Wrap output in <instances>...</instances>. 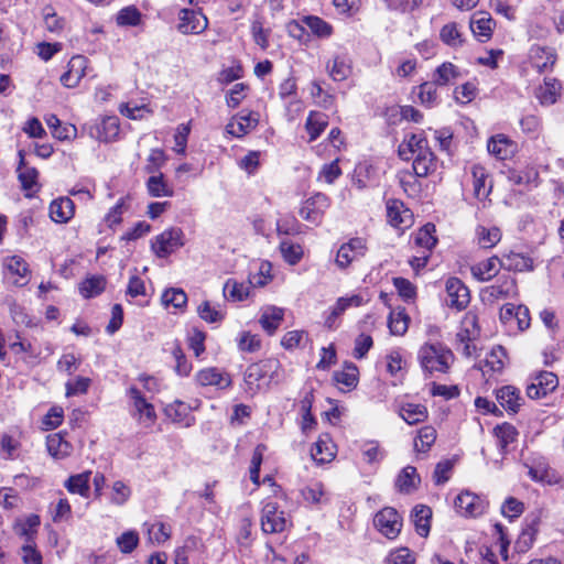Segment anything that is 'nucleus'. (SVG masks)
<instances>
[{"label":"nucleus","mask_w":564,"mask_h":564,"mask_svg":"<svg viewBox=\"0 0 564 564\" xmlns=\"http://www.w3.org/2000/svg\"><path fill=\"white\" fill-rule=\"evenodd\" d=\"M419 359L422 368L430 373L446 372L454 360V355L442 345H424L419 351Z\"/></svg>","instance_id":"f257e3e1"},{"label":"nucleus","mask_w":564,"mask_h":564,"mask_svg":"<svg viewBox=\"0 0 564 564\" xmlns=\"http://www.w3.org/2000/svg\"><path fill=\"white\" fill-rule=\"evenodd\" d=\"M280 368L279 360L274 358L261 360L252 364L247 368L245 381L249 389L254 392L261 389L263 384H268L274 377Z\"/></svg>","instance_id":"f03ea898"},{"label":"nucleus","mask_w":564,"mask_h":564,"mask_svg":"<svg viewBox=\"0 0 564 564\" xmlns=\"http://www.w3.org/2000/svg\"><path fill=\"white\" fill-rule=\"evenodd\" d=\"M183 238L181 228H169L153 239L151 248L156 257L166 258L184 246Z\"/></svg>","instance_id":"7ed1b4c3"},{"label":"nucleus","mask_w":564,"mask_h":564,"mask_svg":"<svg viewBox=\"0 0 564 564\" xmlns=\"http://www.w3.org/2000/svg\"><path fill=\"white\" fill-rule=\"evenodd\" d=\"M260 521L261 530L265 534L281 533L289 525L284 511L280 510L278 503L273 501L263 505Z\"/></svg>","instance_id":"20e7f679"},{"label":"nucleus","mask_w":564,"mask_h":564,"mask_svg":"<svg viewBox=\"0 0 564 564\" xmlns=\"http://www.w3.org/2000/svg\"><path fill=\"white\" fill-rule=\"evenodd\" d=\"M375 528L387 539L394 540L402 529V517L392 507L378 511L373 519Z\"/></svg>","instance_id":"39448f33"},{"label":"nucleus","mask_w":564,"mask_h":564,"mask_svg":"<svg viewBox=\"0 0 564 564\" xmlns=\"http://www.w3.org/2000/svg\"><path fill=\"white\" fill-rule=\"evenodd\" d=\"M268 283L265 276H253L248 282H238L235 279H228L223 288L226 300L231 302H242L250 295L251 286H263Z\"/></svg>","instance_id":"423d86ee"},{"label":"nucleus","mask_w":564,"mask_h":564,"mask_svg":"<svg viewBox=\"0 0 564 564\" xmlns=\"http://www.w3.org/2000/svg\"><path fill=\"white\" fill-rule=\"evenodd\" d=\"M446 304L457 311L465 310L470 302L469 289L458 278L451 276L445 282Z\"/></svg>","instance_id":"0eeeda50"},{"label":"nucleus","mask_w":564,"mask_h":564,"mask_svg":"<svg viewBox=\"0 0 564 564\" xmlns=\"http://www.w3.org/2000/svg\"><path fill=\"white\" fill-rule=\"evenodd\" d=\"M29 272V265L23 258L11 256L3 259V275L9 283L15 286L25 285Z\"/></svg>","instance_id":"6e6552de"},{"label":"nucleus","mask_w":564,"mask_h":564,"mask_svg":"<svg viewBox=\"0 0 564 564\" xmlns=\"http://www.w3.org/2000/svg\"><path fill=\"white\" fill-rule=\"evenodd\" d=\"M208 26L207 18L193 9H182L178 12L177 30L182 34H200Z\"/></svg>","instance_id":"1a4fd4ad"},{"label":"nucleus","mask_w":564,"mask_h":564,"mask_svg":"<svg viewBox=\"0 0 564 564\" xmlns=\"http://www.w3.org/2000/svg\"><path fill=\"white\" fill-rule=\"evenodd\" d=\"M329 206V198L323 193H316L302 204L300 215L310 223L319 224Z\"/></svg>","instance_id":"9d476101"},{"label":"nucleus","mask_w":564,"mask_h":564,"mask_svg":"<svg viewBox=\"0 0 564 564\" xmlns=\"http://www.w3.org/2000/svg\"><path fill=\"white\" fill-rule=\"evenodd\" d=\"M454 506L456 511L464 517H478L485 512L487 502L481 497L466 490L456 497Z\"/></svg>","instance_id":"9b49d317"},{"label":"nucleus","mask_w":564,"mask_h":564,"mask_svg":"<svg viewBox=\"0 0 564 564\" xmlns=\"http://www.w3.org/2000/svg\"><path fill=\"white\" fill-rule=\"evenodd\" d=\"M557 386L556 375L550 371H541L532 378V382L527 387V395L532 400L540 399L554 391Z\"/></svg>","instance_id":"f8f14e48"},{"label":"nucleus","mask_w":564,"mask_h":564,"mask_svg":"<svg viewBox=\"0 0 564 564\" xmlns=\"http://www.w3.org/2000/svg\"><path fill=\"white\" fill-rule=\"evenodd\" d=\"M516 294L517 283L516 280L509 274L501 275L496 283L482 290V295L489 302L506 300L514 296Z\"/></svg>","instance_id":"ddd939ff"},{"label":"nucleus","mask_w":564,"mask_h":564,"mask_svg":"<svg viewBox=\"0 0 564 564\" xmlns=\"http://www.w3.org/2000/svg\"><path fill=\"white\" fill-rule=\"evenodd\" d=\"M259 122V113L241 111L234 116L226 126V132L235 138H241L253 130Z\"/></svg>","instance_id":"4468645a"},{"label":"nucleus","mask_w":564,"mask_h":564,"mask_svg":"<svg viewBox=\"0 0 564 564\" xmlns=\"http://www.w3.org/2000/svg\"><path fill=\"white\" fill-rule=\"evenodd\" d=\"M366 250V241L362 238L350 239L340 246L335 262L340 269H346L352 261L365 256Z\"/></svg>","instance_id":"2eb2a0df"},{"label":"nucleus","mask_w":564,"mask_h":564,"mask_svg":"<svg viewBox=\"0 0 564 564\" xmlns=\"http://www.w3.org/2000/svg\"><path fill=\"white\" fill-rule=\"evenodd\" d=\"M195 381L202 387H216L218 389H226L231 384L229 373L216 367L199 370L195 375Z\"/></svg>","instance_id":"dca6fc26"},{"label":"nucleus","mask_w":564,"mask_h":564,"mask_svg":"<svg viewBox=\"0 0 564 564\" xmlns=\"http://www.w3.org/2000/svg\"><path fill=\"white\" fill-rule=\"evenodd\" d=\"M387 217L391 226L402 229L412 224V213L404 207L399 199H389L387 202Z\"/></svg>","instance_id":"f3484780"},{"label":"nucleus","mask_w":564,"mask_h":564,"mask_svg":"<svg viewBox=\"0 0 564 564\" xmlns=\"http://www.w3.org/2000/svg\"><path fill=\"white\" fill-rule=\"evenodd\" d=\"M87 58L83 55L73 56L67 65V70L61 76V83L68 88L76 87L85 76Z\"/></svg>","instance_id":"a211bd4d"},{"label":"nucleus","mask_w":564,"mask_h":564,"mask_svg":"<svg viewBox=\"0 0 564 564\" xmlns=\"http://www.w3.org/2000/svg\"><path fill=\"white\" fill-rule=\"evenodd\" d=\"M496 399L508 413L516 414L522 406L524 399L520 390L513 386H505L496 391Z\"/></svg>","instance_id":"6ab92c4d"},{"label":"nucleus","mask_w":564,"mask_h":564,"mask_svg":"<svg viewBox=\"0 0 564 564\" xmlns=\"http://www.w3.org/2000/svg\"><path fill=\"white\" fill-rule=\"evenodd\" d=\"M120 132V122L117 116H107L96 123L91 135H95L99 141L112 142L118 139Z\"/></svg>","instance_id":"aec40b11"},{"label":"nucleus","mask_w":564,"mask_h":564,"mask_svg":"<svg viewBox=\"0 0 564 564\" xmlns=\"http://www.w3.org/2000/svg\"><path fill=\"white\" fill-rule=\"evenodd\" d=\"M284 319V310L274 305H265L260 310L259 324L268 335H273Z\"/></svg>","instance_id":"412c9836"},{"label":"nucleus","mask_w":564,"mask_h":564,"mask_svg":"<svg viewBox=\"0 0 564 564\" xmlns=\"http://www.w3.org/2000/svg\"><path fill=\"white\" fill-rule=\"evenodd\" d=\"M496 22L488 12H475L470 19V30L479 41L486 42L491 35Z\"/></svg>","instance_id":"4be33fe9"},{"label":"nucleus","mask_w":564,"mask_h":564,"mask_svg":"<svg viewBox=\"0 0 564 564\" xmlns=\"http://www.w3.org/2000/svg\"><path fill=\"white\" fill-rule=\"evenodd\" d=\"M531 63L539 72L551 68L556 62L555 50L547 46L533 45L529 53Z\"/></svg>","instance_id":"5701e85b"},{"label":"nucleus","mask_w":564,"mask_h":564,"mask_svg":"<svg viewBox=\"0 0 564 564\" xmlns=\"http://www.w3.org/2000/svg\"><path fill=\"white\" fill-rule=\"evenodd\" d=\"M18 154L20 158V162H19V166L17 169V173H18V178L21 183L22 189L26 191V192L37 191V188H39V186H37V177H39L37 170L33 166H29L25 163L23 150H20Z\"/></svg>","instance_id":"b1692460"},{"label":"nucleus","mask_w":564,"mask_h":564,"mask_svg":"<svg viewBox=\"0 0 564 564\" xmlns=\"http://www.w3.org/2000/svg\"><path fill=\"white\" fill-rule=\"evenodd\" d=\"M424 150H430L426 138L422 133H413L399 145L398 152L402 160L408 161Z\"/></svg>","instance_id":"393cba45"},{"label":"nucleus","mask_w":564,"mask_h":564,"mask_svg":"<svg viewBox=\"0 0 564 564\" xmlns=\"http://www.w3.org/2000/svg\"><path fill=\"white\" fill-rule=\"evenodd\" d=\"M75 213L74 202L69 197H59L50 205V217L57 224H66Z\"/></svg>","instance_id":"a878e982"},{"label":"nucleus","mask_w":564,"mask_h":564,"mask_svg":"<svg viewBox=\"0 0 564 564\" xmlns=\"http://www.w3.org/2000/svg\"><path fill=\"white\" fill-rule=\"evenodd\" d=\"M336 445L328 434H323L311 448L312 458L318 464L330 462L335 457Z\"/></svg>","instance_id":"bb28decb"},{"label":"nucleus","mask_w":564,"mask_h":564,"mask_svg":"<svg viewBox=\"0 0 564 564\" xmlns=\"http://www.w3.org/2000/svg\"><path fill=\"white\" fill-rule=\"evenodd\" d=\"M502 261L498 257H491L478 262L470 268L471 274L478 281H489L499 273Z\"/></svg>","instance_id":"cd10ccee"},{"label":"nucleus","mask_w":564,"mask_h":564,"mask_svg":"<svg viewBox=\"0 0 564 564\" xmlns=\"http://www.w3.org/2000/svg\"><path fill=\"white\" fill-rule=\"evenodd\" d=\"M473 177L474 195L477 199H485L491 192V185L488 184V173L486 169L479 164H474L470 169Z\"/></svg>","instance_id":"c85d7f7f"},{"label":"nucleus","mask_w":564,"mask_h":564,"mask_svg":"<svg viewBox=\"0 0 564 564\" xmlns=\"http://www.w3.org/2000/svg\"><path fill=\"white\" fill-rule=\"evenodd\" d=\"M514 143L505 134H496L488 141L487 149L499 160H506L514 152Z\"/></svg>","instance_id":"c756f323"},{"label":"nucleus","mask_w":564,"mask_h":564,"mask_svg":"<svg viewBox=\"0 0 564 564\" xmlns=\"http://www.w3.org/2000/svg\"><path fill=\"white\" fill-rule=\"evenodd\" d=\"M508 181L513 185L530 186L536 185L539 173L533 166H525L523 169H511L507 172Z\"/></svg>","instance_id":"7c9ffc66"},{"label":"nucleus","mask_w":564,"mask_h":564,"mask_svg":"<svg viewBox=\"0 0 564 564\" xmlns=\"http://www.w3.org/2000/svg\"><path fill=\"white\" fill-rule=\"evenodd\" d=\"M128 394L132 400V405L134 410L139 413V420L151 421L155 419L153 405L145 400V398L141 394L140 390H138L134 387H131L128 390Z\"/></svg>","instance_id":"2f4dec72"},{"label":"nucleus","mask_w":564,"mask_h":564,"mask_svg":"<svg viewBox=\"0 0 564 564\" xmlns=\"http://www.w3.org/2000/svg\"><path fill=\"white\" fill-rule=\"evenodd\" d=\"M480 335V328L476 314L468 312L465 314L460 329L456 334L457 341L476 340Z\"/></svg>","instance_id":"473e14b6"},{"label":"nucleus","mask_w":564,"mask_h":564,"mask_svg":"<svg viewBox=\"0 0 564 564\" xmlns=\"http://www.w3.org/2000/svg\"><path fill=\"white\" fill-rule=\"evenodd\" d=\"M46 447L48 453L55 458H64L72 452L70 443L64 438L61 432L47 435Z\"/></svg>","instance_id":"72a5a7b5"},{"label":"nucleus","mask_w":564,"mask_h":564,"mask_svg":"<svg viewBox=\"0 0 564 564\" xmlns=\"http://www.w3.org/2000/svg\"><path fill=\"white\" fill-rule=\"evenodd\" d=\"M147 189L152 197H172L174 191L162 173L152 174L147 181Z\"/></svg>","instance_id":"f704fd0d"},{"label":"nucleus","mask_w":564,"mask_h":564,"mask_svg":"<svg viewBox=\"0 0 564 564\" xmlns=\"http://www.w3.org/2000/svg\"><path fill=\"white\" fill-rule=\"evenodd\" d=\"M328 126L327 115L321 111H311L306 122L305 129L310 134V142L316 140Z\"/></svg>","instance_id":"c9c22d12"},{"label":"nucleus","mask_w":564,"mask_h":564,"mask_svg":"<svg viewBox=\"0 0 564 564\" xmlns=\"http://www.w3.org/2000/svg\"><path fill=\"white\" fill-rule=\"evenodd\" d=\"M419 482L420 477L416 473V468L413 466H406L398 475L395 487L400 492L410 494L416 488Z\"/></svg>","instance_id":"e433bc0d"},{"label":"nucleus","mask_w":564,"mask_h":564,"mask_svg":"<svg viewBox=\"0 0 564 564\" xmlns=\"http://www.w3.org/2000/svg\"><path fill=\"white\" fill-rule=\"evenodd\" d=\"M432 510L427 506L417 505L412 511V518L415 525V531L421 536H427L430 533V521Z\"/></svg>","instance_id":"4c0bfd02"},{"label":"nucleus","mask_w":564,"mask_h":564,"mask_svg":"<svg viewBox=\"0 0 564 564\" xmlns=\"http://www.w3.org/2000/svg\"><path fill=\"white\" fill-rule=\"evenodd\" d=\"M90 471H85L82 474L73 475L65 481V488L70 494H78L79 496L84 498H88L90 487H89V480H90Z\"/></svg>","instance_id":"58836bf2"},{"label":"nucleus","mask_w":564,"mask_h":564,"mask_svg":"<svg viewBox=\"0 0 564 564\" xmlns=\"http://www.w3.org/2000/svg\"><path fill=\"white\" fill-rule=\"evenodd\" d=\"M412 158V167L416 176L425 177L435 170V156L431 150H424V153L416 154Z\"/></svg>","instance_id":"ea45409f"},{"label":"nucleus","mask_w":564,"mask_h":564,"mask_svg":"<svg viewBox=\"0 0 564 564\" xmlns=\"http://www.w3.org/2000/svg\"><path fill=\"white\" fill-rule=\"evenodd\" d=\"M505 356V350L501 346L491 350L490 355L478 362L476 366L482 375H487L488 372H500L503 369V360L501 357Z\"/></svg>","instance_id":"a19ab883"},{"label":"nucleus","mask_w":564,"mask_h":564,"mask_svg":"<svg viewBox=\"0 0 564 564\" xmlns=\"http://www.w3.org/2000/svg\"><path fill=\"white\" fill-rule=\"evenodd\" d=\"M459 77L460 72L458 67L449 62H445L435 69L433 80L438 86H446L454 84Z\"/></svg>","instance_id":"79ce46f5"},{"label":"nucleus","mask_w":564,"mask_h":564,"mask_svg":"<svg viewBox=\"0 0 564 564\" xmlns=\"http://www.w3.org/2000/svg\"><path fill=\"white\" fill-rule=\"evenodd\" d=\"M330 77L336 82L348 78L351 66L346 55H336L327 65Z\"/></svg>","instance_id":"37998d69"},{"label":"nucleus","mask_w":564,"mask_h":564,"mask_svg":"<svg viewBox=\"0 0 564 564\" xmlns=\"http://www.w3.org/2000/svg\"><path fill=\"white\" fill-rule=\"evenodd\" d=\"M502 268L508 271H527L533 268V261L531 258L525 257L521 253L510 252L502 259Z\"/></svg>","instance_id":"c03bdc74"},{"label":"nucleus","mask_w":564,"mask_h":564,"mask_svg":"<svg viewBox=\"0 0 564 564\" xmlns=\"http://www.w3.org/2000/svg\"><path fill=\"white\" fill-rule=\"evenodd\" d=\"M436 440V430L433 425H423L414 438V451L426 453Z\"/></svg>","instance_id":"a18cd8bd"},{"label":"nucleus","mask_w":564,"mask_h":564,"mask_svg":"<svg viewBox=\"0 0 564 564\" xmlns=\"http://www.w3.org/2000/svg\"><path fill=\"white\" fill-rule=\"evenodd\" d=\"M399 412L405 423H422L427 417V410L422 404L405 403Z\"/></svg>","instance_id":"49530a36"},{"label":"nucleus","mask_w":564,"mask_h":564,"mask_svg":"<svg viewBox=\"0 0 564 564\" xmlns=\"http://www.w3.org/2000/svg\"><path fill=\"white\" fill-rule=\"evenodd\" d=\"M409 316L404 308H398L390 312L388 326L392 335L402 336L409 327Z\"/></svg>","instance_id":"de8ad7c7"},{"label":"nucleus","mask_w":564,"mask_h":564,"mask_svg":"<svg viewBox=\"0 0 564 564\" xmlns=\"http://www.w3.org/2000/svg\"><path fill=\"white\" fill-rule=\"evenodd\" d=\"M476 237L478 245L484 249L495 247L501 239L500 229L497 227L487 228L478 226L476 229Z\"/></svg>","instance_id":"09e8293b"},{"label":"nucleus","mask_w":564,"mask_h":564,"mask_svg":"<svg viewBox=\"0 0 564 564\" xmlns=\"http://www.w3.org/2000/svg\"><path fill=\"white\" fill-rule=\"evenodd\" d=\"M440 39L446 45L456 48L463 45V34L456 22L445 24L440 31Z\"/></svg>","instance_id":"8fccbe9b"},{"label":"nucleus","mask_w":564,"mask_h":564,"mask_svg":"<svg viewBox=\"0 0 564 564\" xmlns=\"http://www.w3.org/2000/svg\"><path fill=\"white\" fill-rule=\"evenodd\" d=\"M106 286V279L102 275H93L87 278L80 283V294L86 297H94L99 295Z\"/></svg>","instance_id":"3c124183"},{"label":"nucleus","mask_w":564,"mask_h":564,"mask_svg":"<svg viewBox=\"0 0 564 564\" xmlns=\"http://www.w3.org/2000/svg\"><path fill=\"white\" fill-rule=\"evenodd\" d=\"M333 377L337 383L351 389L358 382V368L352 362H346L341 370L334 372Z\"/></svg>","instance_id":"603ef678"},{"label":"nucleus","mask_w":564,"mask_h":564,"mask_svg":"<svg viewBox=\"0 0 564 564\" xmlns=\"http://www.w3.org/2000/svg\"><path fill=\"white\" fill-rule=\"evenodd\" d=\"M302 23L310 29V31L318 37H328L333 33V28L323 19L308 15L302 19Z\"/></svg>","instance_id":"864d4df0"},{"label":"nucleus","mask_w":564,"mask_h":564,"mask_svg":"<svg viewBox=\"0 0 564 564\" xmlns=\"http://www.w3.org/2000/svg\"><path fill=\"white\" fill-rule=\"evenodd\" d=\"M142 21V14L134 6L122 8L116 17V22L120 26H138Z\"/></svg>","instance_id":"5fc2aeb1"},{"label":"nucleus","mask_w":564,"mask_h":564,"mask_svg":"<svg viewBox=\"0 0 564 564\" xmlns=\"http://www.w3.org/2000/svg\"><path fill=\"white\" fill-rule=\"evenodd\" d=\"M536 532L534 525H528L523 529L514 543V553L518 555L527 553L534 543Z\"/></svg>","instance_id":"6e6d98bb"},{"label":"nucleus","mask_w":564,"mask_h":564,"mask_svg":"<svg viewBox=\"0 0 564 564\" xmlns=\"http://www.w3.org/2000/svg\"><path fill=\"white\" fill-rule=\"evenodd\" d=\"M435 226L427 224L422 227L414 236V243L424 249L425 252L431 251L436 243V238L433 236Z\"/></svg>","instance_id":"4d7b16f0"},{"label":"nucleus","mask_w":564,"mask_h":564,"mask_svg":"<svg viewBox=\"0 0 564 564\" xmlns=\"http://www.w3.org/2000/svg\"><path fill=\"white\" fill-rule=\"evenodd\" d=\"M492 435L497 438L501 451H505L508 444L512 443L518 436L514 425H495Z\"/></svg>","instance_id":"13d9d810"},{"label":"nucleus","mask_w":564,"mask_h":564,"mask_svg":"<svg viewBox=\"0 0 564 564\" xmlns=\"http://www.w3.org/2000/svg\"><path fill=\"white\" fill-rule=\"evenodd\" d=\"M280 251L283 259L291 265L297 264L303 258V248L299 243L284 240L280 243Z\"/></svg>","instance_id":"bf43d9fd"},{"label":"nucleus","mask_w":564,"mask_h":564,"mask_svg":"<svg viewBox=\"0 0 564 564\" xmlns=\"http://www.w3.org/2000/svg\"><path fill=\"white\" fill-rule=\"evenodd\" d=\"M529 475L534 480L544 481L547 484H551L555 478L554 471L543 459L534 462V464L529 469Z\"/></svg>","instance_id":"052dcab7"},{"label":"nucleus","mask_w":564,"mask_h":564,"mask_svg":"<svg viewBox=\"0 0 564 564\" xmlns=\"http://www.w3.org/2000/svg\"><path fill=\"white\" fill-rule=\"evenodd\" d=\"M171 354L175 360V372L181 377H187L192 371V364L186 359L178 343H173Z\"/></svg>","instance_id":"680f3d73"},{"label":"nucleus","mask_w":564,"mask_h":564,"mask_svg":"<svg viewBox=\"0 0 564 564\" xmlns=\"http://www.w3.org/2000/svg\"><path fill=\"white\" fill-rule=\"evenodd\" d=\"M520 127L523 133L536 139L542 132V120L535 115L523 116L520 120Z\"/></svg>","instance_id":"e2e57ef3"},{"label":"nucleus","mask_w":564,"mask_h":564,"mask_svg":"<svg viewBox=\"0 0 564 564\" xmlns=\"http://www.w3.org/2000/svg\"><path fill=\"white\" fill-rule=\"evenodd\" d=\"M187 295L182 289H169L162 294V303L165 306L182 308L186 305Z\"/></svg>","instance_id":"0e129e2a"},{"label":"nucleus","mask_w":564,"mask_h":564,"mask_svg":"<svg viewBox=\"0 0 564 564\" xmlns=\"http://www.w3.org/2000/svg\"><path fill=\"white\" fill-rule=\"evenodd\" d=\"M127 199L128 197H121L117 204L106 214L104 220L109 228H113L122 221V215L128 209L126 204Z\"/></svg>","instance_id":"69168bd1"},{"label":"nucleus","mask_w":564,"mask_h":564,"mask_svg":"<svg viewBox=\"0 0 564 564\" xmlns=\"http://www.w3.org/2000/svg\"><path fill=\"white\" fill-rule=\"evenodd\" d=\"M197 313L199 317L207 323H218L225 317L224 312L218 310L216 306H213L208 301L198 305Z\"/></svg>","instance_id":"338daca9"},{"label":"nucleus","mask_w":564,"mask_h":564,"mask_svg":"<svg viewBox=\"0 0 564 564\" xmlns=\"http://www.w3.org/2000/svg\"><path fill=\"white\" fill-rule=\"evenodd\" d=\"M238 348L246 352H256L261 348V339L250 332H241L237 339Z\"/></svg>","instance_id":"774afa93"}]
</instances>
